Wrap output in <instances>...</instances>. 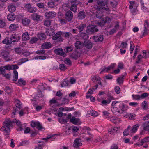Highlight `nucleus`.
I'll use <instances>...</instances> for the list:
<instances>
[{"mask_svg": "<svg viewBox=\"0 0 149 149\" xmlns=\"http://www.w3.org/2000/svg\"><path fill=\"white\" fill-rule=\"evenodd\" d=\"M98 8V7H97ZM102 11H99L97 9V10L96 12V17L97 18L100 19H102L103 18L102 17L103 15L101 12Z\"/></svg>", "mask_w": 149, "mask_h": 149, "instance_id": "obj_33", "label": "nucleus"}, {"mask_svg": "<svg viewBox=\"0 0 149 149\" xmlns=\"http://www.w3.org/2000/svg\"><path fill=\"white\" fill-rule=\"evenodd\" d=\"M25 82L22 79L20 78L18 80L17 84L19 85H25Z\"/></svg>", "mask_w": 149, "mask_h": 149, "instance_id": "obj_54", "label": "nucleus"}, {"mask_svg": "<svg viewBox=\"0 0 149 149\" xmlns=\"http://www.w3.org/2000/svg\"><path fill=\"white\" fill-rule=\"evenodd\" d=\"M118 130V129L117 127H114L109 132V133L110 134H113L114 133H116Z\"/></svg>", "mask_w": 149, "mask_h": 149, "instance_id": "obj_45", "label": "nucleus"}, {"mask_svg": "<svg viewBox=\"0 0 149 149\" xmlns=\"http://www.w3.org/2000/svg\"><path fill=\"white\" fill-rule=\"evenodd\" d=\"M131 128L130 126H129L123 132V134L124 136H127L129 134V129Z\"/></svg>", "mask_w": 149, "mask_h": 149, "instance_id": "obj_42", "label": "nucleus"}, {"mask_svg": "<svg viewBox=\"0 0 149 149\" xmlns=\"http://www.w3.org/2000/svg\"><path fill=\"white\" fill-rule=\"evenodd\" d=\"M9 53L8 51H4L1 53V55L6 60L9 58Z\"/></svg>", "mask_w": 149, "mask_h": 149, "instance_id": "obj_23", "label": "nucleus"}, {"mask_svg": "<svg viewBox=\"0 0 149 149\" xmlns=\"http://www.w3.org/2000/svg\"><path fill=\"white\" fill-rule=\"evenodd\" d=\"M132 97L133 99L136 100H139L141 99L140 96L138 95H132Z\"/></svg>", "mask_w": 149, "mask_h": 149, "instance_id": "obj_55", "label": "nucleus"}, {"mask_svg": "<svg viewBox=\"0 0 149 149\" xmlns=\"http://www.w3.org/2000/svg\"><path fill=\"white\" fill-rule=\"evenodd\" d=\"M100 79H101L100 77H97L96 76H94L91 78L92 81L94 82H95V81H99Z\"/></svg>", "mask_w": 149, "mask_h": 149, "instance_id": "obj_47", "label": "nucleus"}, {"mask_svg": "<svg viewBox=\"0 0 149 149\" xmlns=\"http://www.w3.org/2000/svg\"><path fill=\"white\" fill-rule=\"evenodd\" d=\"M69 56L72 58L77 60L80 56V55L79 53L78 52H74L70 54Z\"/></svg>", "mask_w": 149, "mask_h": 149, "instance_id": "obj_19", "label": "nucleus"}, {"mask_svg": "<svg viewBox=\"0 0 149 149\" xmlns=\"http://www.w3.org/2000/svg\"><path fill=\"white\" fill-rule=\"evenodd\" d=\"M45 15L47 18H52L55 17L56 14L55 12L52 11L46 12L45 14Z\"/></svg>", "mask_w": 149, "mask_h": 149, "instance_id": "obj_13", "label": "nucleus"}, {"mask_svg": "<svg viewBox=\"0 0 149 149\" xmlns=\"http://www.w3.org/2000/svg\"><path fill=\"white\" fill-rule=\"evenodd\" d=\"M5 22L2 20H0V28H3L6 26Z\"/></svg>", "mask_w": 149, "mask_h": 149, "instance_id": "obj_59", "label": "nucleus"}, {"mask_svg": "<svg viewBox=\"0 0 149 149\" xmlns=\"http://www.w3.org/2000/svg\"><path fill=\"white\" fill-rule=\"evenodd\" d=\"M54 31L55 30L53 28L46 29V33L47 35L49 36L53 35L55 33Z\"/></svg>", "mask_w": 149, "mask_h": 149, "instance_id": "obj_15", "label": "nucleus"}, {"mask_svg": "<svg viewBox=\"0 0 149 149\" xmlns=\"http://www.w3.org/2000/svg\"><path fill=\"white\" fill-rule=\"evenodd\" d=\"M54 52L57 55L65 56V54L62 48H58L55 49L54 51Z\"/></svg>", "mask_w": 149, "mask_h": 149, "instance_id": "obj_12", "label": "nucleus"}, {"mask_svg": "<svg viewBox=\"0 0 149 149\" xmlns=\"http://www.w3.org/2000/svg\"><path fill=\"white\" fill-rule=\"evenodd\" d=\"M29 144V143L27 140H25L22 141V142H20L19 144V146H24L28 145Z\"/></svg>", "mask_w": 149, "mask_h": 149, "instance_id": "obj_49", "label": "nucleus"}, {"mask_svg": "<svg viewBox=\"0 0 149 149\" xmlns=\"http://www.w3.org/2000/svg\"><path fill=\"white\" fill-rule=\"evenodd\" d=\"M72 36V34L70 32H65L63 33V36L66 38H68Z\"/></svg>", "mask_w": 149, "mask_h": 149, "instance_id": "obj_41", "label": "nucleus"}, {"mask_svg": "<svg viewBox=\"0 0 149 149\" xmlns=\"http://www.w3.org/2000/svg\"><path fill=\"white\" fill-rule=\"evenodd\" d=\"M64 63L66 64L69 65H71L72 64L71 61L69 59L66 58L65 59Z\"/></svg>", "mask_w": 149, "mask_h": 149, "instance_id": "obj_60", "label": "nucleus"}, {"mask_svg": "<svg viewBox=\"0 0 149 149\" xmlns=\"http://www.w3.org/2000/svg\"><path fill=\"white\" fill-rule=\"evenodd\" d=\"M139 126V124H136L133 126V128L131 130V133H135L137 130V128Z\"/></svg>", "mask_w": 149, "mask_h": 149, "instance_id": "obj_40", "label": "nucleus"}, {"mask_svg": "<svg viewBox=\"0 0 149 149\" xmlns=\"http://www.w3.org/2000/svg\"><path fill=\"white\" fill-rule=\"evenodd\" d=\"M115 65L116 64H113L108 67L106 68L105 67H104L102 69V70L101 71L100 73L101 74L102 72H108V71L114 68Z\"/></svg>", "mask_w": 149, "mask_h": 149, "instance_id": "obj_16", "label": "nucleus"}, {"mask_svg": "<svg viewBox=\"0 0 149 149\" xmlns=\"http://www.w3.org/2000/svg\"><path fill=\"white\" fill-rule=\"evenodd\" d=\"M70 84V81L67 79H64L61 82V85L62 87L67 86Z\"/></svg>", "mask_w": 149, "mask_h": 149, "instance_id": "obj_25", "label": "nucleus"}, {"mask_svg": "<svg viewBox=\"0 0 149 149\" xmlns=\"http://www.w3.org/2000/svg\"><path fill=\"white\" fill-rule=\"evenodd\" d=\"M142 126L145 130H149V121H146L143 123Z\"/></svg>", "mask_w": 149, "mask_h": 149, "instance_id": "obj_29", "label": "nucleus"}, {"mask_svg": "<svg viewBox=\"0 0 149 149\" xmlns=\"http://www.w3.org/2000/svg\"><path fill=\"white\" fill-rule=\"evenodd\" d=\"M31 21L29 19L25 18L22 19V22L24 25H28L30 22Z\"/></svg>", "mask_w": 149, "mask_h": 149, "instance_id": "obj_35", "label": "nucleus"}, {"mask_svg": "<svg viewBox=\"0 0 149 149\" xmlns=\"http://www.w3.org/2000/svg\"><path fill=\"white\" fill-rule=\"evenodd\" d=\"M144 26L145 28L148 29L149 28V23L147 20L145 21L144 24Z\"/></svg>", "mask_w": 149, "mask_h": 149, "instance_id": "obj_61", "label": "nucleus"}, {"mask_svg": "<svg viewBox=\"0 0 149 149\" xmlns=\"http://www.w3.org/2000/svg\"><path fill=\"white\" fill-rule=\"evenodd\" d=\"M101 19V20L100 22H97V24L100 26H103L105 24V20L104 18Z\"/></svg>", "mask_w": 149, "mask_h": 149, "instance_id": "obj_51", "label": "nucleus"}, {"mask_svg": "<svg viewBox=\"0 0 149 149\" xmlns=\"http://www.w3.org/2000/svg\"><path fill=\"white\" fill-rule=\"evenodd\" d=\"M79 4H73L71 5V7L70 8V11H73L74 13L77 12V6Z\"/></svg>", "mask_w": 149, "mask_h": 149, "instance_id": "obj_20", "label": "nucleus"}, {"mask_svg": "<svg viewBox=\"0 0 149 149\" xmlns=\"http://www.w3.org/2000/svg\"><path fill=\"white\" fill-rule=\"evenodd\" d=\"M86 24H83L78 26L76 28L78 30L79 32H81L83 30L84 28L86 27Z\"/></svg>", "mask_w": 149, "mask_h": 149, "instance_id": "obj_27", "label": "nucleus"}, {"mask_svg": "<svg viewBox=\"0 0 149 149\" xmlns=\"http://www.w3.org/2000/svg\"><path fill=\"white\" fill-rule=\"evenodd\" d=\"M90 112V114L91 116H98L97 113L95 111L92 110Z\"/></svg>", "mask_w": 149, "mask_h": 149, "instance_id": "obj_56", "label": "nucleus"}, {"mask_svg": "<svg viewBox=\"0 0 149 149\" xmlns=\"http://www.w3.org/2000/svg\"><path fill=\"white\" fill-rule=\"evenodd\" d=\"M85 12L84 10L80 11L78 14L77 18L79 19L82 20L86 17Z\"/></svg>", "mask_w": 149, "mask_h": 149, "instance_id": "obj_17", "label": "nucleus"}, {"mask_svg": "<svg viewBox=\"0 0 149 149\" xmlns=\"http://www.w3.org/2000/svg\"><path fill=\"white\" fill-rule=\"evenodd\" d=\"M98 3L100 5L97 6L98 10L101 11H109L108 6L115 8L118 4L117 2L114 0H101V1Z\"/></svg>", "mask_w": 149, "mask_h": 149, "instance_id": "obj_1", "label": "nucleus"}, {"mask_svg": "<svg viewBox=\"0 0 149 149\" xmlns=\"http://www.w3.org/2000/svg\"><path fill=\"white\" fill-rule=\"evenodd\" d=\"M85 46L86 48L88 49H91L92 48V42L88 41H87L85 42Z\"/></svg>", "mask_w": 149, "mask_h": 149, "instance_id": "obj_31", "label": "nucleus"}, {"mask_svg": "<svg viewBox=\"0 0 149 149\" xmlns=\"http://www.w3.org/2000/svg\"><path fill=\"white\" fill-rule=\"evenodd\" d=\"M92 88H90L89 89L87 93V95H86V97L87 98H88L90 97V96L88 95V94L91 95L93 94Z\"/></svg>", "mask_w": 149, "mask_h": 149, "instance_id": "obj_52", "label": "nucleus"}, {"mask_svg": "<svg viewBox=\"0 0 149 149\" xmlns=\"http://www.w3.org/2000/svg\"><path fill=\"white\" fill-rule=\"evenodd\" d=\"M69 5L68 4H63L62 5V7L63 10H65L67 9V8H69Z\"/></svg>", "mask_w": 149, "mask_h": 149, "instance_id": "obj_63", "label": "nucleus"}, {"mask_svg": "<svg viewBox=\"0 0 149 149\" xmlns=\"http://www.w3.org/2000/svg\"><path fill=\"white\" fill-rule=\"evenodd\" d=\"M38 40V39L36 37H32L29 41L30 44H33L36 43Z\"/></svg>", "mask_w": 149, "mask_h": 149, "instance_id": "obj_38", "label": "nucleus"}, {"mask_svg": "<svg viewBox=\"0 0 149 149\" xmlns=\"http://www.w3.org/2000/svg\"><path fill=\"white\" fill-rule=\"evenodd\" d=\"M148 93L145 92L141 94L140 95L141 99H142L145 98L148 96Z\"/></svg>", "mask_w": 149, "mask_h": 149, "instance_id": "obj_58", "label": "nucleus"}, {"mask_svg": "<svg viewBox=\"0 0 149 149\" xmlns=\"http://www.w3.org/2000/svg\"><path fill=\"white\" fill-rule=\"evenodd\" d=\"M13 73L14 74L13 76V81H16L18 79V73L17 71L14 70L13 71Z\"/></svg>", "mask_w": 149, "mask_h": 149, "instance_id": "obj_36", "label": "nucleus"}, {"mask_svg": "<svg viewBox=\"0 0 149 149\" xmlns=\"http://www.w3.org/2000/svg\"><path fill=\"white\" fill-rule=\"evenodd\" d=\"M63 100L65 102L61 103L59 104L60 106L65 105L68 103L69 100L68 99L64 98H63Z\"/></svg>", "mask_w": 149, "mask_h": 149, "instance_id": "obj_57", "label": "nucleus"}, {"mask_svg": "<svg viewBox=\"0 0 149 149\" xmlns=\"http://www.w3.org/2000/svg\"><path fill=\"white\" fill-rule=\"evenodd\" d=\"M47 5L49 8H54L57 5V4L52 0L48 3Z\"/></svg>", "mask_w": 149, "mask_h": 149, "instance_id": "obj_28", "label": "nucleus"}, {"mask_svg": "<svg viewBox=\"0 0 149 149\" xmlns=\"http://www.w3.org/2000/svg\"><path fill=\"white\" fill-rule=\"evenodd\" d=\"M70 1L71 3V5L73 4H79L80 6L82 5V4L81 3L79 2L77 0H70Z\"/></svg>", "mask_w": 149, "mask_h": 149, "instance_id": "obj_43", "label": "nucleus"}, {"mask_svg": "<svg viewBox=\"0 0 149 149\" xmlns=\"http://www.w3.org/2000/svg\"><path fill=\"white\" fill-rule=\"evenodd\" d=\"M16 107L19 110H20L21 108V104L20 102L18 100H17L15 101Z\"/></svg>", "mask_w": 149, "mask_h": 149, "instance_id": "obj_44", "label": "nucleus"}, {"mask_svg": "<svg viewBox=\"0 0 149 149\" xmlns=\"http://www.w3.org/2000/svg\"><path fill=\"white\" fill-rule=\"evenodd\" d=\"M25 7L27 11L30 13H34L36 11V8L32 7L31 5L29 3L26 4Z\"/></svg>", "mask_w": 149, "mask_h": 149, "instance_id": "obj_10", "label": "nucleus"}, {"mask_svg": "<svg viewBox=\"0 0 149 149\" xmlns=\"http://www.w3.org/2000/svg\"><path fill=\"white\" fill-rule=\"evenodd\" d=\"M123 77L124 76L123 75L122 77H120L117 79V83L120 84L123 83Z\"/></svg>", "mask_w": 149, "mask_h": 149, "instance_id": "obj_53", "label": "nucleus"}, {"mask_svg": "<svg viewBox=\"0 0 149 149\" xmlns=\"http://www.w3.org/2000/svg\"><path fill=\"white\" fill-rule=\"evenodd\" d=\"M70 121L74 124H76L79 122V119L77 118H76L74 117H72L70 119Z\"/></svg>", "mask_w": 149, "mask_h": 149, "instance_id": "obj_32", "label": "nucleus"}, {"mask_svg": "<svg viewBox=\"0 0 149 149\" xmlns=\"http://www.w3.org/2000/svg\"><path fill=\"white\" fill-rule=\"evenodd\" d=\"M20 36H17L16 35H12L10 38L11 44L13 43V44H16L20 39Z\"/></svg>", "mask_w": 149, "mask_h": 149, "instance_id": "obj_9", "label": "nucleus"}, {"mask_svg": "<svg viewBox=\"0 0 149 149\" xmlns=\"http://www.w3.org/2000/svg\"><path fill=\"white\" fill-rule=\"evenodd\" d=\"M63 33L61 31H59L54 36H53L52 38L53 40H56L58 42H61L63 40L62 37L61 35Z\"/></svg>", "mask_w": 149, "mask_h": 149, "instance_id": "obj_6", "label": "nucleus"}, {"mask_svg": "<svg viewBox=\"0 0 149 149\" xmlns=\"http://www.w3.org/2000/svg\"><path fill=\"white\" fill-rule=\"evenodd\" d=\"M112 105L114 106L112 108V110L114 111L116 110V112H117L118 113L120 112V110H119V108L122 111V113H123L124 112V104L121 102H116L115 101L113 102L112 104Z\"/></svg>", "mask_w": 149, "mask_h": 149, "instance_id": "obj_4", "label": "nucleus"}, {"mask_svg": "<svg viewBox=\"0 0 149 149\" xmlns=\"http://www.w3.org/2000/svg\"><path fill=\"white\" fill-rule=\"evenodd\" d=\"M32 19L35 21L39 22L42 19V17L37 13H34L31 15Z\"/></svg>", "mask_w": 149, "mask_h": 149, "instance_id": "obj_8", "label": "nucleus"}, {"mask_svg": "<svg viewBox=\"0 0 149 149\" xmlns=\"http://www.w3.org/2000/svg\"><path fill=\"white\" fill-rule=\"evenodd\" d=\"M18 27V26L17 25L14 24H12L10 26L9 29L11 31H14L16 30Z\"/></svg>", "mask_w": 149, "mask_h": 149, "instance_id": "obj_37", "label": "nucleus"}, {"mask_svg": "<svg viewBox=\"0 0 149 149\" xmlns=\"http://www.w3.org/2000/svg\"><path fill=\"white\" fill-rule=\"evenodd\" d=\"M52 47V44L50 42H45L43 43L41 45L42 49H47L50 48Z\"/></svg>", "mask_w": 149, "mask_h": 149, "instance_id": "obj_18", "label": "nucleus"}, {"mask_svg": "<svg viewBox=\"0 0 149 149\" xmlns=\"http://www.w3.org/2000/svg\"><path fill=\"white\" fill-rule=\"evenodd\" d=\"M97 26L95 25H89L87 27L86 32L89 34H93L98 31Z\"/></svg>", "mask_w": 149, "mask_h": 149, "instance_id": "obj_5", "label": "nucleus"}, {"mask_svg": "<svg viewBox=\"0 0 149 149\" xmlns=\"http://www.w3.org/2000/svg\"><path fill=\"white\" fill-rule=\"evenodd\" d=\"M22 39L24 41L28 40L29 39V36L27 32L23 33L22 36Z\"/></svg>", "mask_w": 149, "mask_h": 149, "instance_id": "obj_26", "label": "nucleus"}, {"mask_svg": "<svg viewBox=\"0 0 149 149\" xmlns=\"http://www.w3.org/2000/svg\"><path fill=\"white\" fill-rule=\"evenodd\" d=\"M59 68L60 70L64 71L67 69L65 65L63 64H60L59 65Z\"/></svg>", "mask_w": 149, "mask_h": 149, "instance_id": "obj_48", "label": "nucleus"}, {"mask_svg": "<svg viewBox=\"0 0 149 149\" xmlns=\"http://www.w3.org/2000/svg\"><path fill=\"white\" fill-rule=\"evenodd\" d=\"M38 37L39 39L42 40H45L46 38V37L45 34L42 33H38Z\"/></svg>", "mask_w": 149, "mask_h": 149, "instance_id": "obj_24", "label": "nucleus"}, {"mask_svg": "<svg viewBox=\"0 0 149 149\" xmlns=\"http://www.w3.org/2000/svg\"><path fill=\"white\" fill-rule=\"evenodd\" d=\"M31 127L33 128L36 127V128L38 129V130H40L44 129L43 127L42 126L40 122L38 121L34 122L32 121L31 122Z\"/></svg>", "mask_w": 149, "mask_h": 149, "instance_id": "obj_7", "label": "nucleus"}, {"mask_svg": "<svg viewBox=\"0 0 149 149\" xmlns=\"http://www.w3.org/2000/svg\"><path fill=\"white\" fill-rule=\"evenodd\" d=\"M113 97L112 96H109L108 97V98L107 100H104L102 101V103L103 104L107 105V104H108L111 101L113 100Z\"/></svg>", "mask_w": 149, "mask_h": 149, "instance_id": "obj_22", "label": "nucleus"}, {"mask_svg": "<svg viewBox=\"0 0 149 149\" xmlns=\"http://www.w3.org/2000/svg\"><path fill=\"white\" fill-rule=\"evenodd\" d=\"M115 91L117 94H119L120 92V89L119 86H116L115 88Z\"/></svg>", "mask_w": 149, "mask_h": 149, "instance_id": "obj_62", "label": "nucleus"}, {"mask_svg": "<svg viewBox=\"0 0 149 149\" xmlns=\"http://www.w3.org/2000/svg\"><path fill=\"white\" fill-rule=\"evenodd\" d=\"M143 143L149 142V137H147L141 139Z\"/></svg>", "mask_w": 149, "mask_h": 149, "instance_id": "obj_64", "label": "nucleus"}, {"mask_svg": "<svg viewBox=\"0 0 149 149\" xmlns=\"http://www.w3.org/2000/svg\"><path fill=\"white\" fill-rule=\"evenodd\" d=\"M73 17V13L70 10L67 11L65 15V19H61L60 22L62 24H65L68 22L71 21Z\"/></svg>", "mask_w": 149, "mask_h": 149, "instance_id": "obj_3", "label": "nucleus"}, {"mask_svg": "<svg viewBox=\"0 0 149 149\" xmlns=\"http://www.w3.org/2000/svg\"><path fill=\"white\" fill-rule=\"evenodd\" d=\"M44 25L48 27L51 25V21L49 20H46L44 22Z\"/></svg>", "mask_w": 149, "mask_h": 149, "instance_id": "obj_50", "label": "nucleus"}, {"mask_svg": "<svg viewBox=\"0 0 149 149\" xmlns=\"http://www.w3.org/2000/svg\"><path fill=\"white\" fill-rule=\"evenodd\" d=\"M83 43L80 41H77L75 43V47L78 49H79L82 48L83 46Z\"/></svg>", "mask_w": 149, "mask_h": 149, "instance_id": "obj_21", "label": "nucleus"}, {"mask_svg": "<svg viewBox=\"0 0 149 149\" xmlns=\"http://www.w3.org/2000/svg\"><path fill=\"white\" fill-rule=\"evenodd\" d=\"M2 42L6 44H11V41L10 38L9 37H6L5 39L2 41Z\"/></svg>", "mask_w": 149, "mask_h": 149, "instance_id": "obj_39", "label": "nucleus"}, {"mask_svg": "<svg viewBox=\"0 0 149 149\" xmlns=\"http://www.w3.org/2000/svg\"><path fill=\"white\" fill-rule=\"evenodd\" d=\"M14 123V121L10 118L6 119L3 123L4 125L1 127V130L5 131L7 134H8L10 132V127L13 126Z\"/></svg>", "mask_w": 149, "mask_h": 149, "instance_id": "obj_2", "label": "nucleus"}, {"mask_svg": "<svg viewBox=\"0 0 149 149\" xmlns=\"http://www.w3.org/2000/svg\"><path fill=\"white\" fill-rule=\"evenodd\" d=\"M7 19L10 21H13L14 20L15 18V15L14 14H11L8 15H7Z\"/></svg>", "mask_w": 149, "mask_h": 149, "instance_id": "obj_30", "label": "nucleus"}, {"mask_svg": "<svg viewBox=\"0 0 149 149\" xmlns=\"http://www.w3.org/2000/svg\"><path fill=\"white\" fill-rule=\"evenodd\" d=\"M81 139L80 138L76 139L74 142V147L77 148L82 145Z\"/></svg>", "mask_w": 149, "mask_h": 149, "instance_id": "obj_14", "label": "nucleus"}, {"mask_svg": "<svg viewBox=\"0 0 149 149\" xmlns=\"http://www.w3.org/2000/svg\"><path fill=\"white\" fill-rule=\"evenodd\" d=\"M8 11L10 12H14L16 10L15 6L12 5H9L8 7Z\"/></svg>", "mask_w": 149, "mask_h": 149, "instance_id": "obj_34", "label": "nucleus"}, {"mask_svg": "<svg viewBox=\"0 0 149 149\" xmlns=\"http://www.w3.org/2000/svg\"><path fill=\"white\" fill-rule=\"evenodd\" d=\"M28 59L27 58H22L19 60V62H18V65H21L23 63L27 61Z\"/></svg>", "mask_w": 149, "mask_h": 149, "instance_id": "obj_46", "label": "nucleus"}, {"mask_svg": "<svg viewBox=\"0 0 149 149\" xmlns=\"http://www.w3.org/2000/svg\"><path fill=\"white\" fill-rule=\"evenodd\" d=\"M92 38L96 42H101L104 39L103 35L101 34L94 36Z\"/></svg>", "mask_w": 149, "mask_h": 149, "instance_id": "obj_11", "label": "nucleus"}]
</instances>
